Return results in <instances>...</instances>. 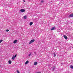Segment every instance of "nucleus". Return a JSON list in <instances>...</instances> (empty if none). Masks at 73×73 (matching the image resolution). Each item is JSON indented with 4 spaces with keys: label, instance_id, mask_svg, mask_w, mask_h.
I'll list each match as a JSON object with an SVG mask.
<instances>
[{
    "label": "nucleus",
    "instance_id": "13",
    "mask_svg": "<svg viewBox=\"0 0 73 73\" xmlns=\"http://www.w3.org/2000/svg\"><path fill=\"white\" fill-rule=\"evenodd\" d=\"M28 63H29V61L28 60H27L25 62V64H28Z\"/></svg>",
    "mask_w": 73,
    "mask_h": 73
},
{
    "label": "nucleus",
    "instance_id": "16",
    "mask_svg": "<svg viewBox=\"0 0 73 73\" xmlns=\"http://www.w3.org/2000/svg\"><path fill=\"white\" fill-rule=\"evenodd\" d=\"M32 43H33V42H32V41L31 40L30 42H29V44H32Z\"/></svg>",
    "mask_w": 73,
    "mask_h": 73
},
{
    "label": "nucleus",
    "instance_id": "2",
    "mask_svg": "<svg viewBox=\"0 0 73 73\" xmlns=\"http://www.w3.org/2000/svg\"><path fill=\"white\" fill-rule=\"evenodd\" d=\"M68 17L69 18H70V17H73V13L70 14L68 16Z\"/></svg>",
    "mask_w": 73,
    "mask_h": 73
},
{
    "label": "nucleus",
    "instance_id": "4",
    "mask_svg": "<svg viewBox=\"0 0 73 73\" xmlns=\"http://www.w3.org/2000/svg\"><path fill=\"white\" fill-rule=\"evenodd\" d=\"M63 37L64 38L66 39V40H68V37L66 36L65 35H63Z\"/></svg>",
    "mask_w": 73,
    "mask_h": 73
},
{
    "label": "nucleus",
    "instance_id": "5",
    "mask_svg": "<svg viewBox=\"0 0 73 73\" xmlns=\"http://www.w3.org/2000/svg\"><path fill=\"white\" fill-rule=\"evenodd\" d=\"M56 27H53L51 29V30L52 31V30H56Z\"/></svg>",
    "mask_w": 73,
    "mask_h": 73
},
{
    "label": "nucleus",
    "instance_id": "10",
    "mask_svg": "<svg viewBox=\"0 0 73 73\" xmlns=\"http://www.w3.org/2000/svg\"><path fill=\"white\" fill-rule=\"evenodd\" d=\"M32 24H33V23L32 22H31L30 23L29 25L30 26H31V25H32Z\"/></svg>",
    "mask_w": 73,
    "mask_h": 73
},
{
    "label": "nucleus",
    "instance_id": "14",
    "mask_svg": "<svg viewBox=\"0 0 73 73\" xmlns=\"http://www.w3.org/2000/svg\"><path fill=\"white\" fill-rule=\"evenodd\" d=\"M8 62L9 64H11L12 63V61L11 60H9L8 61Z\"/></svg>",
    "mask_w": 73,
    "mask_h": 73
},
{
    "label": "nucleus",
    "instance_id": "12",
    "mask_svg": "<svg viewBox=\"0 0 73 73\" xmlns=\"http://www.w3.org/2000/svg\"><path fill=\"white\" fill-rule=\"evenodd\" d=\"M27 17L26 15L24 16V19H27Z\"/></svg>",
    "mask_w": 73,
    "mask_h": 73
},
{
    "label": "nucleus",
    "instance_id": "3",
    "mask_svg": "<svg viewBox=\"0 0 73 73\" xmlns=\"http://www.w3.org/2000/svg\"><path fill=\"white\" fill-rule=\"evenodd\" d=\"M20 11L21 12H25V10L24 9H21L20 10Z\"/></svg>",
    "mask_w": 73,
    "mask_h": 73
},
{
    "label": "nucleus",
    "instance_id": "9",
    "mask_svg": "<svg viewBox=\"0 0 73 73\" xmlns=\"http://www.w3.org/2000/svg\"><path fill=\"white\" fill-rule=\"evenodd\" d=\"M32 52H30V54H29L28 56L29 57H30V56H31V54H32V55H33V54H32Z\"/></svg>",
    "mask_w": 73,
    "mask_h": 73
},
{
    "label": "nucleus",
    "instance_id": "25",
    "mask_svg": "<svg viewBox=\"0 0 73 73\" xmlns=\"http://www.w3.org/2000/svg\"><path fill=\"white\" fill-rule=\"evenodd\" d=\"M0 66H1V65H0Z\"/></svg>",
    "mask_w": 73,
    "mask_h": 73
},
{
    "label": "nucleus",
    "instance_id": "23",
    "mask_svg": "<svg viewBox=\"0 0 73 73\" xmlns=\"http://www.w3.org/2000/svg\"><path fill=\"white\" fill-rule=\"evenodd\" d=\"M44 2V1H41V3H42Z\"/></svg>",
    "mask_w": 73,
    "mask_h": 73
},
{
    "label": "nucleus",
    "instance_id": "17",
    "mask_svg": "<svg viewBox=\"0 0 73 73\" xmlns=\"http://www.w3.org/2000/svg\"><path fill=\"white\" fill-rule=\"evenodd\" d=\"M34 55L35 56H36V52H34Z\"/></svg>",
    "mask_w": 73,
    "mask_h": 73
},
{
    "label": "nucleus",
    "instance_id": "20",
    "mask_svg": "<svg viewBox=\"0 0 73 73\" xmlns=\"http://www.w3.org/2000/svg\"><path fill=\"white\" fill-rule=\"evenodd\" d=\"M6 32H9V30L7 29L6 30Z\"/></svg>",
    "mask_w": 73,
    "mask_h": 73
},
{
    "label": "nucleus",
    "instance_id": "8",
    "mask_svg": "<svg viewBox=\"0 0 73 73\" xmlns=\"http://www.w3.org/2000/svg\"><path fill=\"white\" fill-rule=\"evenodd\" d=\"M56 69V67L55 66H54L52 67V71L54 70H55V69Z\"/></svg>",
    "mask_w": 73,
    "mask_h": 73
},
{
    "label": "nucleus",
    "instance_id": "11",
    "mask_svg": "<svg viewBox=\"0 0 73 73\" xmlns=\"http://www.w3.org/2000/svg\"><path fill=\"white\" fill-rule=\"evenodd\" d=\"M70 68H71V69H72L73 70V66L72 65H71L70 66Z\"/></svg>",
    "mask_w": 73,
    "mask_h": 73
},
{
    "label": "nucleus",
    "instance_id": "15",
    "mask_svg": "<svg viewBox=\"0 0 73 73\" xmlns=\"http://www.w3.org/2000/svg\"><path fill=\"white\" fill-rule=\"evenodd\" d=\"M33 42L35 41V39H32L31 40Z\"/></svg>",
    "mask_w": 73,
    "mask_h": 73
},
{
    "label": "nucleus",
    "instance_id": "1",
    "mask_svg": "<svg viewBox=\"0 0 73 73\" xmlns=\"http://www.w3.org/2000/svg\"><path fill=\"white\" fill-rule=\"evenodd\" d=\"M17 56V55L16 54L15 55V56H13V57H12V59L13 60H15V58L16 57V56Z\"/></svg>",
    "mask_w": 73,
    "mask_h": 73
},
{
    "label": "nucleus",
    "instance_id": "24",
    "mask_svg": "<svg viewBox=\"0 0 73 73\" xmlns=\"http://www.w3.org/2000/svg\"><path fill=\"white\" fill-rule=\"evenodd\" d=\"M24 2H25V1L24 0H23Z\"/></svg>",
    "mask_w": 73,
    "mask_h": 73
},
{
    "label": "nucleus",
    "instance_id": "21",
    "mask_svg": "<svg viewBox=\"0 0 73 73\" xmlns=\"http://www.w3.org/2000/svg\"><path fill=\"white\" fill-rule=\"evenodd\" d=\"M54 57H56V54L55 53H54Z\"/></svg>",
    "mask_w": 73,
    "mask_h": 73
},
{
    "label": "nucleus",
    "instance_id": "22",
    "mask_svg": "<svg viewBox=\"0 0 73 73\" xmlns=\"http://www.w3.org/2000/svg\"><path fill=\"white\" fill-rule=\"evenodd\" d=\"M17 73H20V72H19V70H17Z\"/></svg>",
    "mask_w": 73,
    "mask_h": 73
},
{
    "label": "nucleus",
    "instance_id": "6",
    "mask_svg": "<svg viewBox=\"0 0 73 73\" xmlns=\"http://www.w3.org/2000/svg\"><path fill=\"white\" fill-rule=\"evenodd\" d=\"M37 64V62H34V65H36Z\"/></svg>",
    "mask_w": 73,
    "mask_h": 73
},
{
    "label": "nucleus",
    "instance_id": "18",
    "mask_svg": "<svg viewBox=\"0 0 73 73\" xmlns=\"http://www.w3.org/2000/svg\"><path fill=\"white\" fill-rule=\"evenodd\" d=\"M72 21H69V22L70 24L71 23H72Z\"/></svg>",
    "mask_w": 73,
    "mask_h": 73
},
{
    "label": "nucleus",
    "instance_id": "19",
    "mask_svg": "<svg viewBox=\"0 0 73 73\" xmlns=\"http://www.w3.org/2000/svg\"><path fill=\"white\" fill-rule=\"evenodd\" d=\"M3 41V40H0V44Z\"/></svg>",
    "mask_w": 73,
    "mask_h": 73
},
{
    "label": "nucleus",
    "instance_id": "7",
    "mask_svg": "<svg viewBox=\"0 0 73 73\" xmlns=\"http://www.w3.org/2000/svg\"><path fill=\"white\" fill-rule=\"evenodd\" d=\"M17 41V40H15L13 42L14 44H16Z\"/></svg>",
    "mask_w": 73,
    "mask_h": 73
}]
</instances>
